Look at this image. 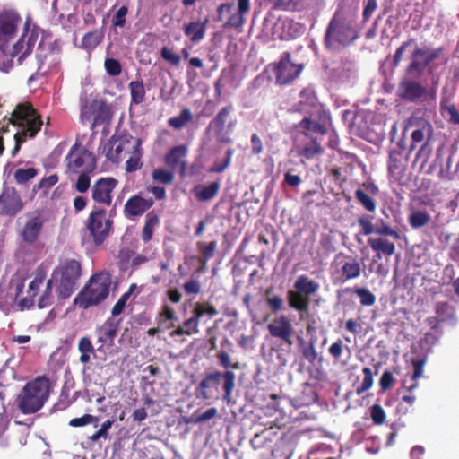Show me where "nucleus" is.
Here are the masks:
<instances>
[{
  "mask_svg": "<svg viewBox=\"0 0 459 459\" xmlns=\"http://www.w3.org/2000/svg\"><path fill=\"white\" fill-rule=\"evenodd\" d=\"M376 234L385 237H392L394 239H400V234L390 225L385 223L383 220H380V225H376Z\"/></svg>",
  "mask_w": 459,
  "mask_h": 459,
  "instance_id": "52",
  "label": "nucleus"
},
{
  "mask_svg": "<svg viewBox=\"0 0 459 459\" xmlns=\"http://www.w3.org/2000/svg\"><path fill=\"white\" fill-rule=\"evenodd\" d=\"M186 147L179 145L172 148L165 158L166 164L171 169H175L180 164V175L182 177L194 176L198 170L197 165L193 164L191 166H187L186 162L182 161V159L186 155Z\"/></svg>",
  "mask_w": 459,
  "mask_h": 459,
  "instance_id": "20",
  "label": "nucleus"
},
{
  "mask_svg": "<svg viewBox=\"0 0 459 459\" xmlns=\"http://www.w3.org/2000/svg\"><path fill=\"white\" fill-rule=\"evenodd\" d=\"M299 351L304 359L314 364L318 358V352L316 349V342L314 340L306 341L302 336L297 337Z\"/></svg>",
  "mask_w": 459,
  "mask_h": 459,
  "instance_id": "31",
  "label": "nucleus"
},
{
  "mask_svg": "<svg viewBox=\"0 0 459 459\" xmlns=\"http://www.w3.org/2000/svg\"><path fill=\"white\" fill-rule=\"evenodd\" d=\"M233 150L228 149L224 154V157L222 159H217L213 165L210 167L207 171L209 173H221L226 169H228L231 163V159L233 155Z\"/></svg>",
  "mask_w": 459,
  "mask_h": 459,
  "instance_id": "41",
  "label": "nucleus"
},
{
  "mask_svg": "<svg viewBox=\"0 0 459 459\" xmlns=\"http://www.w3.org/2000/svg\"><path fill=\"white\" fill-rule=\"evenodd\" d=\"M50 382L45 376L28 382L17 395L14 403L22 413L29 415L38 412L48 401Z\"/></svg>",
  "mask_w": 459,
  "mask_h": 459,
  "instance_id": "4",
  "label": "nucleus"
},
{
  "mask_svg": "<svg viewBox=\"0 0 459 459\" xmlns=\"http://www.w3.org/2000/svg\"><path fill=\"white\" fill-rule=\"evenodd\" d=\"M23 207L20 195L13 187H6L0 195V215L14 216Z\"/></svg>",
  "mask_w": 459,
  "mask_h": 459,
  "instance_id": "19",
  "label": "nucleus"
},
{
  "mask_svg": "<svg viewBox=\"0 0 459 459\" xmlns=\"http://www.w3.org/2000/svg\"><path fill=\"white\" fill-rule=\"evenodd\" d=\"M38 175V169L35 168L18 169L14 171L13 178L17 184L23 185L34 178Z\"/></svg>",
  "mask_w": 459,
  "mask_h": 459,
  "instance_id": "42",
  "label": "nucleus"
},
{
  "mask_svg": "<svg viewBox=\"0 0 459 459\" xmlns=\"http://www.w3.org/2000/svg\"><path fill=\"white\" fill-rule=\"evenodd\" d=\"M299 127L302 129V134L307 138L314 136V134H317L324 136L327 134L328 130L325 125L320 124L317 121L312 119L310 117H305L299 122Z\"/></svg>",
  "mask_w": 459,
  "mask_h": 459,
  "instance_id": "30",
  "label": "nucleus"
},
{
  "mask_svg": "<svg viewBox=\"0 0 459 459\" xmlns=\"http://www.w3.org/2000/svg\"><path fill=\"white\" fill-rule=\"evenodd\" d=\"M67 168L74 173L91 172L96 162L93 154L85 148L74 145L66 156Z\"/></svg>",
  "mask_w": 459,
  "mask_h": 459,
  "instance_id": "13",
  "label": "nucleus"
},
{
  "mask_svg": "<svg viewBox=\"0 0 459 459\" xmlns=\"http://www.w3.org/2000/svg\"><path fill=\"white\" fill-rule=\"evenodd\" d=\"M342 262L341 275L342 281H347L359 278L361 275L362 268L357 257L345 256Z\"/></svg>",
  "mask_w": 459,
  "mask_h": 459,
  "instance_id": "26",
  "label": "nucleus"
},
{
  "mask_svg": "<svg viewBox=\"0 0 459 459\" xmlns=\"http://www.w3.org/2000/svg\"><path fill=\"white\" fill-rule=\"evenodd\" d=\"M401 168V153L399 152H391L388 159V170L391 174H395Z\"/></svg>",
  "mask_w": 459,
  "mask_h": 459,
  "instance_id": "62",
  "label": "nucleus"
},
{
  "mask_svg": "<svg viewBox=\"0 0 459 459\" xmlns=\"http://www.w3.org/2000/svg\"><path fill=\"white\" fill-rule=\"evenodd\" d=\"M152 198H144L141 195H134L127 199L124 205L123 213L126 219H134L143 215L152 205Z\"/></svg>",
  "mask_w": 459,
  "mask_h": 459,
  "instance_id": "21",
  "label": "nucleus"
},
{
  "mask_svg": "<svg viewBox=\"0 0 459 459\" xmlns=\"http://www.w3.org/2000/svg\"><path fill=\"white\" fill-rule=\"evenodd\" d=\"M236 375L232 371L226 370L206 372L203 377V399L217 400L220 398V384L222 381L224 394L223 400L230 403L232 392L235 388Z\"/></svg>",
  "mask_w": 459,
  "mask_h": 459,
  "instance_id": "8",
  "label": "nucleus"
},
{
  "mask_svg": "<svg viewBox=\"0 0 459 459\" xmlns=\"http://www.w3.org/2000/svg\"><path fill=\"white\" fill-rule=\"evenodd\" d=\"M309 142L303 145V147L299 151V156L305 158L307 160H312L316 156H319L323 153L324 149L317 140V137L311 136L308 138Z\"/></svg>",
  "mask_w": 459,
  "mask_h": 459,
  "instance_id": "32",
  "label": "nucleus"
},
{
  "mask_svg": "<svg viewBox=\"0 0 459 459\" xmlns=\"http://www.w3.org/2000/svg\"><path fill=\"white\" fill-rule=\"evenodd\" d=\"M293 288L297 292L310 299L311 296H314L318 291L320 285L307 275L302 274L296 279Z\"/></svg>",
  "mask_w": 459,
  "mask_h": 459,
  "instance_id": "27",
  "label": "nucleus"
},
{
  "mask_svg": "<svg viewBox=\"0 0 459 459\" xmlns=\"http://www.w3.org/2000/svg\"><path fill=\"white\" fill-rule=\"evenodd\" d=\"M118 185L112 177L99 178L91 187V199L99 206L109 207L113 201V192Z\"/></svg>",
  "mask_w": 459,
  "mask_h": 459,
  "instance_id": "14",
  "label": "nucleus"
},
{
  "mask_svg": "<svg viewBox=\"0 0 459 459\" xmlns=\"http://www.w3.org/2000/svg\"><path fill=\"white\" fill-rule=\"evenodd\" d=\"M109 119L108 108L105 104H101L95 108V114L92 117L91 128L100 125Z\"/></svg>",
  "mask_w": 459,
  "mask_h": 459,
  "instance_id": "50",
  "label": "nucleus"
},
{
  "mask_svg": "<svg viewBox=\"0 0 459 459\" xmlns=\"http://www.w3.org/2000/svg\"><path fill=\"white\" fill-rule=\"evenodd\" d=\"M234 8L233 4L225 3L221 4L218 9V21L223 22L224 21V15H229L228 19L223 24L224 28H234V29H239L241 28L245 23V18L244 14L237 12L232 13Z\"/></svg>",
  "mask_w": 459,
  "mask_h": 459,
  "instance_id": "23",
  "label": "nucleus"
},
{
  "mask_svg": "<svg viewBox=\"0 0 459 459\" xmlns=\"http://www.w3.org/2000/svg\"><path fill=\"white\" fill-rule=\"evenodd\" d=\"M359 38V31L353 22L335 13L326 28L324 43L326 48L348 47Z\"/></svg>",
  "mask_w": 459,
  "mask_h": 459,
  "instance_id": "6",
  "label": "nucleus"
},
{
  "mask_svg": "<svg viewBox=\"0 0 459 459\" xmlns=\"http://www.w3.org/2000/svg\"><path fill=\"white\" fill-rule=\"evenodd\" d=\"M131 103L139 105L145 100V88L143 81H133L128 85Z\"/></svg>",
  "mask_w": 459,
  "mask_h": 459,
  "instance_id": "36",
  "label": "nucleus"
},
{
  "mask_svg": "<svg viewBox=\"0 0 459 459\" xmlns=\"http://www.w3.org/2000/svg\"><path fill=\"white\" fill-rule=\"evenodd\" d=\"M358 223L365 236L376 233V226L373 225L370 217L362 215L358 219Z\"/></svg>",
  "mask_w": 459,
  "mask_h": 459,
  "instance_id": "60",
  "label": "nucleus"
},
{
  "mask_svg": "<svg viewBox=\"0 0 459 459\" xmlns=\"http://www.w3.org/2000/svg\"><path fill=\"white\" fill-rule=\"evenodd\" d=\"M104 67L107 74L113 77L118 76L122 72L121 64L115 58H106Z\"/></svg>",
  "mask_w": 459,
  "mask_h": 459,
  "instance_id": "54",
  "label": "nucleus"
},
{
  "mask_svg": "<svg viewBox=\"0 0 459 459\" xmlns=\"http://www.w3.org/2000/svg\"><path fill=\"white\" fill-rule=\"evenodd\" d=\"M413 45L415 48L410 55V63L406 68V73L409 75L420 77L425 73L426 68L440 56L442 50L441 48L430 49L428 48H420L417 45L416 39L411 38L403 41L395 50L393 57L394 67L400 65L405 50Z\"/></svg>",
  "mask_w": 459,
  "mask_h": 459,
  "instance_id": "3",
  "label": "nucleus"
},
{
  "mask_svg": "<svg viewBox=\"0 0 459 459\" xmlns=\"http://www.w3.org/2000/svg\"><path fill=\"white\" fill-rule=\"evenodd\" d=\"M433 126L430 123L426 121L421 124L420 128L414 130L411 134L412 144L410 148L411 151L414 149V143L426 140L416 154V158L421 160L422 164H426L429 161L432 153L430 143L433 139Z\"/></svg>",
  "mask_w": 459,
  "mask_h": 459,
  "instance_id": "16",
  "label": "nucleus"
},
{
  "mask_svg": "<svg viewBox=\"0 0 459 459\" xmlns=\"http://www.w3.org/2000/svg\"><path fill=\"white\" fill-rule=\"evenodd\" d=\"M111 281L106 273L93 274L82 290L75 297L74 303L82 309L98 306L109 294Z\"/></svg>",
  "mask_w": 459,
  "mask_h": 459,
  "instance_id": "7",
  "label": "nucleus"
},
{
  "mask_svg": "<svg viewBox=\"0 0 459 459\" xmlns=\"http://www.w3.org/2000/svg\"><path fill=\"white\" fill-rule=\"evenodd\" d=\"M22 22L20 13L13 9L0 12V70L8 72L13 66V59L22 65L30 56L39 36L40 28L28 16L22 27L21 37L14 42Z\"/></svg>",
  "mask_w": 459,
  "mask_h": 459,
  "instance_id": "1",
  "label": "nucleus"
},
{
  "mask_svg": "<svg viewBox=\"0 0 459 459\" xmlns=\"http://www.w3.org/2000/svg\"><path fill=\"white\" fill-rule=\"evenodd\" d=\"M195 315L196 318L192 317L186 320L182 326H179L175 333L178 335H182L184 333L191 334L193 332L196 331L197 328V318L201 316V303L197 302L194 308Z\"/></svg>",
  "mask_w": 459,
  "mask_h": 459,
  "instance_id": "35",
  "label": "nucleus"
},
{
  "mask_svg": "<svg viewBox=\"0 0 459 459\" xmlns=\"http://www.w3.org/2000/svg\"><path fill=\"white\" fill-rule=\"evenodd\" d=\"M354 293L359 298L362 306H373L376 302L375 295L367 288H356Z\"/></svg>",
  "mask_w": 459,
  "mask_h": 459,
  "instance_id": "47",
  "label": "nucleus"
},
{
  "mask_svg": "<svg viewBox=\"0 0 459 459\" xmlns=\"http://www.w3.org/2000/svg\"><path fill=\"white\" fill-rule=\"evenodd\" d=\"M106 214V210L99 207L91 212L87 220L86 227L96 245L102 244L112 229L113 221Z\"/></svg>",
  "mask_w": 459,
  "mask_h": 459,
  "instance_id": "12",
  "label": "nucleus"
},
{
  "mask_svg": "<svg viewBox=\"0 0 459 459\" xmlns=\"http://www.w3.org/2000/svg\"><path fill=\"white\" fill-rule=\"evenodd\" d=\"M193 119V115L188 108H184L178 116L172 117L168 120L170 127L179 130L185 127Z\"/></svg>",
  "mask_w": 459,
  "mask_h": 459,
  "instance_id": "38",
  "label": "nucleus"
},
{
  "mask_svg": "<svg viewBox=\"0 0 459 459\" xmlns=\"http://www.w3.org/2000/svg\"><path fill=\"white\" fill-rule=\"evenodd\" d=\"M115 422L114 419H108L106 420L100 426V429L94 432L91 436H90L88 438L91 442H98L100 439H108L109 434L108 430L111 429Z\"/></svg>",
  "mask_w": 459,
  "mask_h": 459,
  "instance_id": "43",
  "label": "nucleus"
},
{
  "mask_svg": "<svg viewBox=\"0 0 459 459\" xmlns=\"http://www.w3.org/2000/svg\"><path fill=\"white\" fill-rule=\"evenodd\" d=\"M362 372L364 375V378H363V382H362L361 385L359 387H358V389H357L358 394H361L364 392L368 391L369 388H371L373 385V382H374L373 374L369 368H364L362 369Z\"/></svg>",
  "mask_w": 459,
  "mask_h": 459,
  "instance_id": "57",
  "label": "nucleus"
},
{
  "mask_svg": "<svg viewBox=\"0 0 459 459\" xmlns=\"http://www.w3.org/2000/svg\"><path fill=\"white\" fill-rule=\"evenodd\" d=\"M103 37L102 31L99 30L87 32L82 39V48L92 50L102 41Z\"/></svg>",
  "mask_w": 459,
  "mask_h": 459,
  "instance_id": "37",
  "label": "nucleus"
},
{
  "mask_svg": "<svg viewBox=\"0 0 459 459\" xmlns=\"http://www.w3.org/2000/svg\"><path fill=\"white\" fill-rule=\"evenodd\" d=\"M275 78V83L280 86L290 85L297 80L304 70V64L295 63L290 52L285 51L277 62L270 65Z\"/></svg>",
  "mask_w": 459,
  "mask_h": 459,
  "instance_id": "10",
  "label": "nucleus"
},
{
  "mask_svg": "<svg viewBox=\"0 0 459 459\" xmlns=\"http://www.w3.org/2000/svg\"><path fill=\"white\" fill-rule=\"evenodd\" d=\"M267 329L272 337L280 339L290 346L293 344L291 337L294 329L291 321L285 315L274 317Z\"/></svg>",
  "mask_w": 459,
  "mask_h": 459,
  "instance_id": "18",
  "label": "nucleus"
},
{
  "mask_svg": "<svg viewBox=\"0 0 459 459\" xmlns=\"http://www.w3.org/2000/svg\"><path fill=\"white\" fill-rule=\"evenodd\" d=\"M46 221L44 213L39 211L28 213L26 221L20 233L23 242L29 245L37 244L42 234Z\"/></svg>",
  "mask_w": 459,
  "mask_h": 459,
  "instance_id": "15",
  "label": "nucleus"
},
{
  "mask_svg": "<svg viewBox=\"0 0 459 459\" xmlns=\"http://www.w3.org/2000/svg\"><path fill=\"white\" fill-rule=\"evenodd\" d=\"M287 300L289 307L300 314L307 312L309 308L310 299L294 290L287 291Z\"/></svg>",
  "mask_w": 459,
  "mask_h": 459,
  "instance_id": "29",
  "label": "nucleus"
},
{
  "mask_svg": "<svg viewBox=\"0 0 459 459\" xmlns=\"http://www.w3.org/2000/svg\"><path fill=\"white\" fill-rule=\"evenodd\" d=\"M299 97V100L298 102V107L299 110L310 115H312L311 109L318 107V104H320L315 87L312 85L303 88L300 91Z\"/></svg>",
  "mask_w": 459,
  "mask_h": 459,
  "instance_id": "25",
  "label": "nucleus"
},
{
  "mask_svg": "<svg viewBox=\"0 0 459 459\" xmlns=\"http://www.w3.org/2000/svg\"><path fill=\"white\" fill-rule=\"evenodd\" d=\"M90 172H79V177L75 184V189L79 193H86L91 187V178L89 176Z\"/></svg>",
  "mask_w": 459,
  "mask_h": 459,
  "instance_id": "58",
  "label": "nucleus"
},
{
  "mask_svg": "<svg viewBox=\"0 0 459 459\" xmlns=\"http://www.w3.org/2000/svg\"><path fill=\"white\" fill-rule=\"evenodd\" d=\"M89 424H92L97 428L99 426V417L86 413L82 417L74 418L69 421V426L74 428L83 427Z\"/></svg>",
  "mask_w": 459,
  "mask_h": 459,
  "instance_id": "44",
  "label": "nucleus"
},
{
  "mask_svg": "<svg viewBox=\"0 0 459 459\" xmlns=\"http://www.w3.org/2000/svg\"><path fill=\"white\" fill-rule=\"evenodd\" d=\"M399 96L407 101L416 102L420 99L428 96V88L420 82L410 79H404L399 83Z\"/></svg>",
  "mask_w": 459,
  "mask_h": 459,
  "instance_id": "22",
  "label": "nucleus"
},
{
  "mask_svg": "<svg viewBox=\"0 0 459 459\" xmlns=\"http://www.w3.org/2000/svg\"><path fill=\"white\" fill-rule=\"evenodd\" d=\"M221 187L220 180L211 182L205 186H203L202 198L203 201H208L213 199L219 193Z\"/></svg>",
  "mask_w": 459,
  "mask_h": 459,
  "instance_id": "48",
  "label": "nucleus"
},
{
  "mask_svg": "<svg viewBox=\"0 0 459 459\" xmlns=\"http://www.w3.org/2000/svg\"><path fill=\"white\" fill-rule=\"evenodd\" d=\"M120 323L121 319H115L112 316L107 318L100 326L96 328V343L98 344L97 351L105 352V346L111 347L114 345V341L117 337Z\"/></svg>",
  "mask_w": 459,
  "mask_h": 459,
  "instance_id": "17",
  "label": "nucleus"
},
{
  "mask_svg": "<svg viewBox=\"0 0 459 459\" xmlns=\"http://www.w3.org/2000/svg\"><path fill=\"white\" fill-rule=\"evenodd\" d=\"M430 215L425 211H414L408 217V222L412 229H419L430 221Z\"/></svg>",
  "mask_w": 459,
  "mask_h": 459,
  "instance_id": "39",
  "label": "nucleus"
},
{
  "mask_svg": "<svg viewBox=\"0 0 459 459\" xmlns=\"http://www.w3.org/2000/svg\"><path fill=\"white\" fill-rule=\"evenodd\" d=\"M160 223L159 216L153 212H149L145 217V222L142 231V239L144 243L149 242L153 235V230Z\"/></svg>",
  "mask_w": 459,
  "mask_h": 459,
  "instance_id": "34",
  "label": "nucleus"
},
{
  "mask_svg": "<svg viewBox=\"0 0 459 459\" xmlns=\"http://www.w3.org/2000/svg\"><path fill=\"white\" fill-rule=\"evenodd\" d=\"M127 13V6H121L112 17V25L115 28H124L126 25V16Z\"/></svg>",
  "mask_w": 459,
  "mask_h": 459,
  "instance_id": "59",
  "label": "nucleus"
},
{
  "mask_svg": "<svg viewBox=\"0 0 459 459\" xmlns=\"http://www.w3.org/2000/svg\"><path fill=\"white\" fill-rule=\"evenodd\" d=\"M78 351L81 353L79 360L82 364L91 361V355L95 356L96 351L90 337L83 336L78 342Z\"/></svg>",
  "mask_w": 459,
  "mask_h": 459,
  "instance_id": "33",
  "label": "nucleus"
},
{
  "mask_svg": "<svg viewBox=\"0 0 459 459\" xmlns=\"http://www.w3.org/2000/svg\"><path fill=\"white\" fill-rule=\"evenodd\" d=\"M368 245L376 253L374 260H381L385 256H392L395 253V245L387 238H369Z\"/></svg>",
  "mask_w": 459,
  "mask_h": 459,
  "instance_id": "24",
  "label": "nucleus"
},
{
  "mask_svg": "<svg viewBox=\"0 0 459 459\" xmlns=\"http://www.w3.org/2000/svg\"><path fill=\"white\" fill-rule=\"evenodd\" d=\"M141 157L142 152L140 146L139 149L134 150L128 155V159L126 162V169L127 172H134L141 169Z\"/></svg>",
  "mask_w": 459,
  "mask_h": 459,
  "instance_id": "45",
  "label": "nucleus"
},
{
  "mask_svg": "<svg viewBox=\"0 0 459 459\" xmlns=\"http://www.w3.org/2000/svg\"><path fill=\"white\" fill-rule=\"evenodd\" d=\"M232 111V105L222 108L209 124L208 133L213 134L219 142H230V136L236 126V120L230 116Z\"/></svg>",
  "mask_w": 459,
  "mask_h": 459,
  "instance_id": "11",
  "label": "nucleus"
},
{
  "mask_svg": "<svg viewBox=\"0 0 459 459\" xmlns=\"http://www.w3.org/2000/svg\"><path fill=\"white\" fill-rule=\"evenodd\" d=\"M316 112V117L317 118V122L323 125L327 126L331 123V114L328 110L324 108V106L320 103L318 107L313 108Z\"/></svg>",
  "mask_w": 459,
  "mask_h": 459,
  "instance_id": "63",
  "label": "nucleus"
},
{
  "mask_svg": "<svg viewBox=\"0 0 459 459\" xmlns=\"http://www.w3.org/2000/svg\"><path fill=\"white\" fill-rule=\"evenodd\" d=\"M3 104L0 102V116ZM13 125L18 127L17 133L14 134L15 146L13 150V155H15L21 145L27 140V137H34L40 130L42 120L38 112L33 108L30 102L18 104L15 108L4 116L0 120V132L5 133L8 131V126ZM4 150L3 138L0 136V154Z\"/></svg>",
  "mask_w": 459,
  "mask_h": 459,
  "instance_id": "2",
  "label": "nucleus"
},
{
  "mask_svg": "<svg viewBox=\"0 0 459 459\" xmlns=\"http://www.w3.org/2000/svg\"><path fill=\"white\" fill-rule=\"evenodd\" d=\"M152 178L162 184H171L174 179V175L171 171L165 169H156L152 171Z\"/></svg>",
  "mask_w": 459,
  "mask_h": 459,
  "instance_id": "53",
  "label": "nucleus"
},
{
  "mask_svg": "<svg viewBox=\"0 0 459 459\" xmlns=\"http://www.w3.org/2000/svg\"><path fill=\"white\" fill-rule=\"evenodd\" d=\"M82 275L81 263L75 259L61 262L53 271L51 280L54 281L56 293L59 300L66 299L75 291Z\"/></svg>",
  "mask_w": 459,
  "mask_h": 459,
  "instance_id": "5",
  "label": "nucleus"
},
{
  "mask_svg": "<svg viewBox=\"0 0 459 459\" xmlns=\"http://www.w3.org/2000/svg\"><path fill=\"white\" fill-rule=\"evenodd\" d=\"M54 56L55 53L51 49H39V52L36 55L38 69L35 75H45L50 72V70L56 65L53 58Z\"/></svg>",
  "mask_w": 459,
  "mask_h": 459,
  "instance_id": "28",
  "label": "nucleus"
},
{
  "mask_svg": "<svg viewBox=\"0 0 459 459\" xmlns=\"http://www.w3.org/2000/svg\"><path fill=\"white\" fill-rule=\"evenodd\" d=\"M185 34L193 41L201 39V23L199 22H190L185 25Z\"/></svg>",
  "mask_w": 459,
  "mask_h": 459,
  "instance_id": "55",
  "label": "nucleus"
},
{
  "mask_svg": "<svg viewBox=\"0 0 459 459\" xmlns=\"http://www.w3.org/2000/svg\"><path fill=\"white\" fill-rule=\"evenodd\" d=\"M355 199L368 212H375L377 204L375 200L364 190L359 188L354 192Z\"/></svg>",
  "mask_w": 459,
  "mask_h": 459,
  "instance_id": "40",
  "label": "nucleus"
},
{
  "mask_svg": "<svg viewBox=\"0 0 459 459\" xmlns=\"http://www.w3.org/2000/svg\"><path fill=\"white\" fill-rule=\"evenodd\" d=\"M266 304L272 313L275 314L283 309L284 300L281 297L273 295L266 298Z\"/></svg>",
  "mask_w": 459,
  "mask_h": 459,
  "instance_id": "61",
  "label": "nucleus"
},
{
  "mask_svg": "<svg viewBox=\"0 0 459 459\" xmlns=\"http://www.w3.org/2000/svg\"><path fill=\"white\" fill-rule=\"evenodd\" d=\"M370 416H371L372 421L376 425H382L385 421V418H386L384 409L378 403H376L371 406Z\"/></svg>",
  "mask_w": 459,
  "mask_h": 459,
  "instance_id": "56",
  "label": "nucleus"
},
{
  "mask_svg": "<svg viewBox=\"0 0 459 459\" xmlns=\"http://www.w3.org/2000/svg\"><path fill=\"white\" fill-rule=\"evenodd\" d=\"M436 314L443 319L452 318L455 315V307L448 302H437L435 307Z\"/></svg>",
  "mask_w": 459,
  "mask_h": 459,
  "instance_id": "51",
  "label": "nucleus"
},
{
  "mask_svg": "<svg viewBox=\"0 0 459 459\" xmlns=\"http://www.w3.org/2000/svg\"><path fill=\"white\" fill-rule=\"evenodd\" d=\"M218 337H221L223 342L227 341L225 336L219 331L217 327H210L207 329L205 347L209 346V351L216 350V341Z\"/></svg>",
  "mask_w": 459,
  "mask_h": 459,
  "instance_id": "46",
  "label": "nucleus"
},
{
  "mask_svg": "<svg viewBox=\"0 0 459 459\" xmlns=\"http://www.w3.org/2000/svg\"><path fill=\"white\" fill-rule=\"evenodd\" d=\"M53 286H55L54 281L51 279L48 280L46 285V289L39 299L38 306L39 308L47 307L53 303Z\"/></svg>",
  "mask_w": 459,
  "mask_h": 459,
  "instance_id": "49",
  "label": "nucleus"
},
{
  "mask_svg": "<svg viewBox=\"0 0 459 459\" xmlns=\"http://www.w3.org/2000/svg\"><path fill=\"white\" fill-rule=\"evenodd\" d=\"M142 141L130 134H117L104 144L102 152L105 154L107 160L118 163L126 159L134 150L139 149Z\"/></svg>",
  "mask_w": 459,
  "mask_h": 459,
  "instance_id": "9",
  "label": "nucleus"
},
{
  "mask_svg": "<svg viewBox=\"0 0 459 459\" xmlns=\"http://www.w3.org/2000/svg\"><path fill=\"white\" fill-rule=\"evenodd\" d=\"M58 182V177L56 174L43 178L39 183L33 186V191L36 192L39 189H49Z\"/></svg>",
  "mask_w": 459,
  "mask_h": 459,
  "instance_id": "64",
  "label": "nucleus"
}]
</instances>
